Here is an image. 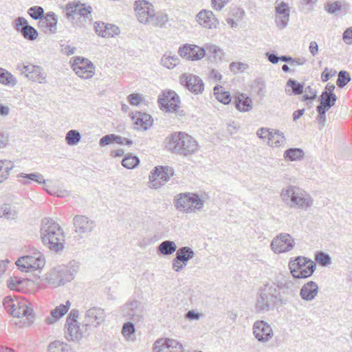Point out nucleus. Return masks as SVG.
<instances>
[{
  "label": "nucleus",
  "instance_id": "27",
  "mask_svg": "<svg viewBox=\"0 0 352 352\" xmlns=\"http://www.w3.org/2000/svg\"><path fill=\"white\" fill-rule=\"evenodd\" d=\"M17 178L21 179H19V181L23 185H29L32 181L39 184H43L45 183L43 176L38 173H32L29 174L21 173L17 175Z\"/></svg>",
  "mask_w": 352,
  "mask_h": 352
},
{
  "label": "nucleus",
  "instance_id": "15",
  "mask_svg": "<svg viewBox=\"0 0 352 352\" xmlns=\"http://www.w3.org/2000/svg\"><path fill=\"white\" fill-rule=\"evenodd\" d=\"M72 67L76 74L81 78H90L95 73V67L92 63L81 57L74 58Z\"/></svg>",
  "mask_w": 352,
  "mask_h": 352
},
{
  "label": "nucleus",
  "instance_id": "24",
  "mask_svg": "<svg viewBox=\"0 0 352 352\" xmlns=\"http://www.w3.org/2000/svg\"><path fill=\"white\" fill-rule=\"evenodd\" d=\"M57 22V15L53 12H49L39 21V25L43 28H47L50 33H55Z\"/></svg>",
  "mask_w": 352,
  "mask_h": 352
},
{
  "label": "nucleus",
  "instance_id": "63",
  "mask_svg": "<svg viewBox=\"0 0 352 352\" xmlns=\"http://www.w3.org/2000/svg\"><path fill=\"white\" fill-rule=\"evenodd\" d=\"M115 138L116 135L114 134L104 135L100 140V145L104 146L113 143L115 142Z\"/></svg>",
  "mask_w": 352,
  "mask_h": 352
},
{
  "label": "nucleus",
  "instance_id": "64",
  "mask_svg": "<svg viewBox=\"0 0 352 352\" xmlns=\"http://www.w3.org/2000/svg\"><path fill=\"white\" fill-rule=\"evenodd\" d=\"M342 39L346 44H352V28H349L344 32Z\"/></svg>",
  "mask_w": 352,
  "mask_h": 352
},
{
  "label": "nucleus",
  "instance_id": "31",
  "mask_svg": "<svg viewBox=\"0 0 352 352\" xmlns=\"http://www.w3.org/2000/svg\"><path fill=\"white\" fill-rule=\"evenodd\" d=\"M316 270V263L314 261L309 262V264L300 269L295 274H292V277L289 276L290 278H294L297 283L296 279L306 278L311 276Z\"/></svg>",
  "mask_w": 352,
  "mask_h": 352
},
{
  "label": "nucleus",
  "instance_id": "11",
  "mask_svg": "<svg viewBox=\"0 0 352 352\" xmlns=\"http://www.w3.org/2000/svg\"><path fill=\"white\" fill-rule=\"evenodd\" d=\"M293 237L287 233H280L272 241L270 247L275 254L289 252L294 247Z\"/></svg>",
  "mask_w": 352,
  "mask_h": 352
},
{
  "label": "nucleus",
  "instance_id": "9",
  "mask_svg": "<svg viewBox=\"0 0 352 352\" xmlns=\"http://www.w3.org/2000/svg\"><path fill=\"white\" fill-rule=\"evenodd\" d=\"M174 175V170L169 166H158L149 175L150 188L157 189L168 182Z\"/></svg>",
  "mask_w": 352,
  "mask_h": 352
},
{
  "label": "nucleus",
  "instance_id": "13",
  "mask_svg": "<svg viewBox=\"0 0 352 352\" xmlns=\"http://www.w3.org/2000/svg\"><path fill=\"white\" fill-rule=\"evenodd\" d=\"M134 10L138 21L146 24L151 22L155 16L153 6L147 1L139 0L135 2Z\"/></svg>",
  "mask_w": 352,
  "mask_h": 352
},
{
  "label": "nucleus",
  "instance_id": "42",
  "mask_svg": "<svg viewBox=\"0 0 352 352\" xmlns=\"http://www.w3.org/2000/svg\"><path fill=\"white\" fill-rule=\"evenodd\" d=\"M30 80L33 82H38L41 84H44L46 82V74L44 72L43 69L40 66H36L34 70L30 75Z\"/></svg>",
  "mask_w": 352,
  "mask_h": 352
},
{
  "label": "nucleus",
  "instance_id": "34",
  "mask_svg": "<svg viewBox=\"0 0 352 352\" xmlns=\"http://www.w3.org/2000/svg\"><path fill=\"white\" fill-rule=\"evenodd\" d=\"M161 65L168 69H172L179 63V59L177 55H171L170 53H166L161 58Z\"/></svg>",
  "mask_w": 352,
  "mask_h": 352
},
{
  "label": "nucleus",
  "instance_id": "8",
  "mask_svg": "<svg viewBox=\"0 0 352 352\" xmlns=\"http://www.w3.org/2000/svg\"><path fill=\"white\" fill-rule=\"evenodd\" d=\"M45 264V258L40 252H36L32 255L21 256L16 261L19 270L25 272L41 269Z\"/></svg>",
  "mask_w": 352,
  "mask_h": 352
},
{
  "label": "nucleus",
  "instance_id": "23",
  "mask_svg": "<svg viewBox=\"0 0 352 352\" xmlns=\"http://www.w3.org/2000/svg\"><path fill=\"white\" fill-rule=\"evenodd\" d=\"M135 129L146 130L152 125L151 116L145 113L137 112L135 116H131Z\"/></svg>",
  "mask_w": 352,
  "mask_h": 352
},
{
  "label": "nucleus",
  "instance_id": "50",
  "mask_svg": "<svg viewBox=\"0 0 352 352\" xmlns=\"http://www.w3.org/2000/svg\"><path fill=\"white\" fill-rule=\"evenodd\" d=\"M287 86L292 88V93L295 95H299L303 92V84L298 82L295 80L289 79L287 82Z\"/></svg>",
  "mask_w": 352,
  "mask_h": 352
},
{
  "label": "nucleus",
  "instance_id": "40",
  "mask_svg": "<svg viewBox=\"0 0 352 352\" xmlns=\"http://www.w3.org/2000/svg\"><path fill=\"white\" fill-rule=\"evenodd\" d=\"M48 351L49 352H74L67 344L58 340L50 343Z\"/></svg>",
  "mask_w": 352,
  "mask_h": 352
},
{
  "label": "nucleus",
  "instance_id": "12",
  "mask_svg": "<svg viewBox=\"0 0 352 352\" xmlns=\"http://www.w3.org/2000/svg\"><path fill=\"white\" fill-rule=\"evenodd\" d=\"M106 318V314L103 309L93 307L86 311L84 317V326L87 329L90 327L95 328L100 326Z\"/></svg>",
  "mask_w": 352,
  "mask_h": 352
},
{
  "label": "nucleus",
  "instance_id": "32",
  "mask_svg": "<svg viewBox=\"0 0 352 352\" xmlns=\"http://www.w3.org/2000/svg\"><path fill=\"white\" fill-rule=\"evenodd\" d=\"M195 256V252L191 248L185 246L179 248L176 252L175 258L179 261H182V263L184 266L187 265V263L189 260Z\"/></svg>",
  "mask_w": 352,
  "mask_h": 352
},
{
  "label": "nucleus",
  "instance_id": "22",
  "mask_svg": "<svg viewBox=\"0 0 352 352\" xmlns=\"http://www.w3.org/2000/svg\"><path fill=\"white\" fill-rule=\"evenodd\" d=\"M318 293V284L314 281H309L300 289V296L306 301H312Z\"/></svg>",
  "mask_w": 352,
  "mask_h": 352
},
{
  "label": "nucleus",
  "instance_id": "56",
  "mask_svg": "<svg viewBox=\"0 0 352 352\" xmlns=\"http://www.w3.org/2000/svg\"><path fill=\"white\" fill-rule=\"evenodd\" d=\"M289 19V14H276V25L283 29L287 27Z\"/></svg>",
  "mask_w": 352,
  "mask_h": 352
},
{
  "label": "nucleus",
  "instance_id": "37",
  "mask_svg": "<svg viewBox=\"0 0 352 352\" xmlns=\"http://www.w3.org/2000/svg\"><path fill=\"white\" fill-rule=\"evenodd\" d=\"M304 151L298 148H290L284 152L283 157L286 160L296 161L303 158Z\"/></svg>",
  "mask_w": 352,
  "mask_h": 352
},
{
  "label": "nucleus",
  "instance_id": "62",
  "mask_svg": "<svg viewBox=\"0 0 352 352\" xmlns=\"http://www.w3.org/2000/svg\"><path fill=\"white\" fill-rule=\"evenodd\" d=\"M271 133H272V129H270L261 128L257 130L256 135L259 138H261L262 140H265V139L269 140Z\"/></svg>",
  "mask_w": 352,
  "mask_h": 352
},
{
  "label": "nucleus",
  "instance_id": "60",
  "mask_svg": "<svg viewBox=\"0 0 352 352\" xmlns=\"http://www.w3.org/2000/svg\"><path fill=\"white\" fill-rule=\"evenodd\" d=\"M129 102L133 106H138L142 101V96L139 94H131L128 96Z\"/></svg>",
  "mask_w": 352,
  "mask_h": 352
},
{
  "label": "nucleus",
  "instance_id": "2",
  "mask_svg": "<svg viewBox=\"0 0 352 352\" xmlns=\"http://www.w3.org/2000/svg\"><path fill=\"white\" fill-rule=\"evenodd\" d=\"M164 144L169 152L182 157L192 155L199 150L197 141L183 131L172 133L166 138Z\"/></svg>",
  "mask_w": 352,
  "mask_h": 352
},
{
  "label": "nucleus",
  "instance_id": "55",
  "mask_svg": "<svg viewBox=\"0 0 352 352\" xmlns=\"http://www.w3.org/2000/svg\"><path fill=\"white\" fill-rule=\"evenodd\" d=\"M166 341V338L157 340L153 344V352H168Z\"/></svg>",
  "mask_w": 352,
  "mask_h": 352
},
{
  "label": "nucleus",
  "instance_id": "43",
  "mask_svg": "<svg viewBox=\"0 0 352 352\" xmlns=\"http://www.w3.org/2000/svg\"><path fill=\"white\" fill-rule=\"evenodd\" d=\"M205 50L206 52L207 51L209 54H210V56H212V58L214 60H221L223 57V50L214 44H206L205 45Z\"/></svg>",
  "mask_w": 352,
  "mask_h": 352
},
{
  "label": "nucleus",
  "instance_id": "47",
  "mask_svg": "<svg viewBox=\"0 0 352 352\" xmlns=\"http://www.w3.org/2000/svg\"><path fill=\"white\" fill-rule=\"evenodd\" d=\"M139 163V158L131 155L126 156L122 161V166L128 169H133L135 168Z\"/></svg>",
  "mask_w": 352,
  "mask_h": 352
},
{
  "label": "nucleus",
  "instance_id": "14",
  "mask_svg": "<svg viewBox=\"0 0 352 352\" xmlns=\"http://www.w3.org/2000/svg\"><path fill=\"white\" fill-rule=\"evenodd\" d=\"M254 338L261 343L268 342L274 336L272 327L264 320H256L252 326Z\"/></svg>",
  "mask_w": 352,
  "mask_h": 352
},
{
  "label": "nucleus",
  "instance_id": "44",
  "mask_svg": "<svg viewBox=\"0 0 352 352\" xmlns=\"http://www.w3.org/2000/svg\"><path fill=\"white\" fill-rule=\"evenodd\" d=\"M179 102V96L174 91H167L164 92L163 97L158 99V102L160 104H168V102Z\"/></svg>",
  "mask_w": 352,
  "mask_h": 352
},
{
  "label": "nucleus",
  "instance_id": "16",
  "mask_svg": "<svg viewBox=\"0 0 352 352\" xmlns=\"http://www.w3.org/2000/svg\"><path fill=\"white\" fill-rule=\"evenodd\" d=\"M181 84L195 94L202 93L204 84L202 80L197 76L185 73L180 77Z\"/></svg>",
  "mask_w": 352,
  "mask_h": 352
},
{
  "label": "nucleus",
  "instance_id": "1",
  "mask_svg": "<svg viewBox=\"0 0 352 352\" xmlns=\"http://www.w3.org/2000/svg\"><path fill=\"white\" fill-rule=\"evenodd\" d=\"M298 288V283L289 276H277L274 282L265 284L258 290L256 311L266 313L276 305H287L296 296Z\"/></svg>",
  "mask_w": 352,
  "mask_h": 352
},
{
  "label": "nucleus",
  "instance_id": "29",
  "mask_svg": "<svg viewBox=\"0 0 352 352\" xmlns=\"http://www.w3.org/2000/svg\"><path fill=\"white\" fill-rule=\"evenodd\" d=\"M14 162L8 160H0V184L6 182L14 169Z\"/></svg>",
  "mask_w": 352,
  "mask_h": 352
},
{
  "label": "nucleus",
  "instance_id": "35",
  "mask_svg": "<svg viewBox=\"0 0 352 352\" xmlns=\"http://www.w3.org/2000/svg\"><path fill=\"white\" fill-rule=\"evenodd\" d=\"M0 83L6 86L14 87L16 85L17 80L10 72L0 67Z\"/></svg>",
  "mask_w": 352,
  "mask_h": 352
},
{
  "label": "nucleus",
  "instance_id": "28",
  "mask_svg": "<svg viewBox=\"0 0 352 352\" xmlns=\"http://www.w3.org/2000/svg\"><path fill=\"white\" fill-rule=\"evenodd\" d=\"M337 100V96L334 93H327L322 91L320 98V105L317 107L329 110L335 105Z\"/></svg>",
  "mask_w": 352,
  "mask_h": 352
},
{
  "label": "nucleus",
  "instance_id": "36",
  "mask_svg": "<svg viewBox=\"0 0 352 352\" xmlns=\"http://www.w3.org/2000/svg\"><path fill=\"white\" fill-rule=\"evenodd\" d=\"M80 3L79 1H72L68 3L65 6V12H66V17L67 19H74L76 17L78 16L80 14Z\"/></svg>",
  "mask_w": 352,
  "mask_h": 352
},
{
  "label": "nucleus",
  "instance_id": "39",
  "mask_svg": "<svg viewBox=\"0 0 352 352\" xmlns=\"http://www.w3.org/2000/svg\"><path fill=\"white\" fill-rule=\"evenodd\" d=\"M8 287L12 290L21 291L26 285V280L17 276L10 277L7 281Z\"/></svg>",
  "mask_w": 352,
  "mask_h": 352
},
{
  "label": "nucleus",
  "instance_id": "53",
  "mask_svg": "<svg viewBox=\"0 0 352 352\" xmlns=\"http://www.w3.org/2000/svg\"><path fill=\"white\" fill-rule=\"evenodd\" d=\"M351 80V77L348 72L346 71H340L338 73V77L337 79V85L342 88L344 87L349 81Z\"/></svg>",
  "mask_w": 352,
  "mask_h": 352
},
{
  "label": "nucleus",
  "instance_id": "19",
  "mask_svg": "<svg viewBox=\"0 0 352 352\" xmlns=\"http://www.w3.org/2000/svg\"><path fill=\"white\" fill-rule=\"evenodd\" d=\"M75 231L79 234L91 233L96 227L95 221L83 215H76L74 217Z\"/></svg>",
  "mask_w": 352,
  "mask_h": 352
},
{
  "label": "nucleus",
  "instance_id": "52",
  "mask_svg": "<svg viewBox=\"0 0 352 352\" xmlns=\"http://www.w3.org/2000/svg\"><path fill=\"white\" fill-rule=\"evenodd\" d=\"M36 66V65H34L32 64L25 65L24 63H21L17 65V69L30 80V75L32 74Z\"/></svg>",
  "mask_w": 352,
  "mask_h": 352
},
{
  "label": "nucleus",
  "instance_id": "10",
  "mask_svg": "<svg viewBox=\"0 0 352 352\" xmlns=\"http://www.w3.org/2000/svg\"><path fill=\"white\" fill-rule=\"evenodd\" d=\"M122 316L133 322H140L143 318L144 309L141 302L136 300H130L121 307Z\"/></svg>",
  "mask_w": 352,
  "mask_h": 352
},
{
  "label": "nucleus",
  "instance_id": "41",
  "mask_svg": "<svg viewBox=\"0 0 352 352\" xmlns=\"http://www.w3.org/2000/svg\"><path fill=\"white\" fill-rule=\"evenodd\" d=\"M214 94L216 98L224 104H228L231 101L230 94L228 91H224L221 86H216L214 88Z\"/></svg>",
  "mask_w": 352,
  "mask_h": 352
},
{
  "label": "nucleus",
  "instance_id": "26",
  "mask_svg": "<svg viewBox=\"0 0 352 352\" xmlns=\"http://www.w3.org/2000/svg\"><path fill=\"white\" fill-rule=\"evenodd\" d=\"M234 104L241 112H248L252 109V99L245 94H239L234 99Z\"/></svg>",
  "mask_w": 352,
  "mask_h": 352
},
{
  "label": "nucleus",
  "instance_id": "61",
  "mask_svg": "<svg viewBox=\"0 0 352 352\" xmlns=\"http://www.w3.org/2000/svg\"><path fill=\"white\" fill-rule=\"evenodd\" d=\"M168 21V16L166 14L157 15L153 17V19H151V22H153L154 25L162 26Z\"/></svg>",
  "mask_w": 352,
  "mask_h": 352
},
{
  "label": "nucleus",
  "instance_id": "58",
  "mask_svg": "<svg viewBox=\"0 0 352 352\" xmlns=\"http://www.w3.org/2000/svg\"><path fill=\"white\" fill-rule=\"evenodd\" d=\"M122 332L124 336L130 337L135 333L134 324L131 322H127L126 323L124 324Z\"/></svg>",
  "mask_w": 352,
  "mask_h": 352
},
{
  "label": "nucleus",
  "instance_id": "46",
  "mask_svg": "<svg viewBox=\"0 0 352 352\" xmlns=\"http://www.w3.org/2000/svg\"><path fill=\"white\" fill-rule=\"evenodd\" d=\"M81 138L80 133L76 130L69 131L65 136V141L67 144L74 146L78 144Z\"/></svg>",
  "mask_w": 352,
  "mask_h": 352
},
{
  "label": "nucleus",
  "instance_id": "48",
  "mask_svg": "<svg viewBox=\"0 0 352 352\" xmlns=\"http://www.w3.org/2000/svg\"><path fill=\"white\" fill-rule=\"evenodd\" d=\"M166 339V348L168 352H183L184 348L181 343L174 339Z\"/></svg>",
  "mask_w": 352,
  "mask_h": 352
},
{
  "label": "nucleus",
  "instance_id": "54",
  "mask_svg": "<svg viewBox=\"0 0 352 352\" xmlns=\"http://www.w3.org/2000/svg\"><path fill=\"white\" fill-rule=\"evenodd\" d=\"M316 261L322 266H326L331 263L330 256L323 252H319L316 254Z\"/></svg>",
  "mask_w": 352,
  "mask_h": 352
},
{
  "label": "nucleus",
  "instance_id": "7",
  "mask_svg": "<svg viewBox=\"0 0 352 352\" xmlns=\"http://www.w3.org/2000/svg\"><path fill=\"white\" fill-rule=\"evenodd\" d=\"M175 207L179 211L188 213L196 209H202L204 201L197 194L181 193L177 196Z\"/></svg>",
  "mask_w": 352,
  "mask_h": 352
},
{
  "label": "nucleus",
  "instance_id": "20",
  "mask_svg": "<svg viewBox=\"0 0 352 352\" xmlns=\"http://www.w3.org/2000/svg\"><path fill=\"white\" fill-rule=\"evenodd\" d=\"M196 21L203 28L208 29L217 28L219 21L212 11L202 10L196 16Z\"/></svg>",
  "mask_w": 352,
  "mask_h": 352
},
{
  "label": "nucleus",
  "instance_id": "4",
  "mask_svg": "<svg viewBox=\"0 0 352 352\" xmlns=\"http://www.w3.org/2000/svg\"><path fill=\"white\" fill-rule=\"evenodd\" d=\"M41 234L43 243L50 250L58 252L64 248L63 231L53 219L45 218L42 221Z\"/></svg>",
  "mask_w": 352,
  "mask_h": 352
},
{
  "label": "nucleus",
  "instance_id": "59",
  "mask_svg": "<svg viewBox=\"0 0 352 352\" xmlns=\"http://www.w3.org/2000/svg\"><path fill=\"white\" fill-rule=\"evenodd\" d=\"M318 112L317 120L321 127L324 126L326 123V112L328 111L322 108L316 107Z\"/></svg>",
  "mask_w": 352,
  "mask_h": 352
},
{
  "label": "nucleus",
  "instance_id": "3",
  "mask_svg": "<svg viewBox=\"0 0 352 352\" xmlns=\"http://www.w3.org/2000/svg\"><path fill=\"white\" fill-rule=\"evenodd\" d=\"M280 198L283 204L288 208L294 210H307L314 205L311 195L294 185H288L281 189Z\"/></svg>",
  "mask_w": 352,
  "mask_h": 352
},
{
  "label": "nucleus",
  "instance_id": "18",
  "mask_svg": "<svg viewBox=\"0 0 352 352\" xmlns=\"http://www.w3.org/2000/svg\"><path fill=\"white\" fill-rule=\"evenodd\" d=\"M178 53L187 60H198L205 56L206 50L196 45L185 44L179 48Z\"/></svg>",
  "mask_w": 352,
  "mask_h": 352
},
{
  "label": "nucleus",
  "instance_id": "6",
  "mask_svg": "<svg viewBox=\"0 0 352 352\" xmlns=\"http://www.w3.org/2000/svg\"><path fill=\"white\" fill-rule=\"evenodd\" d=\"M74 272L68 267L58 265L45 274L44 280L52 287H57L74 279Z\"/></svg>",
  "mask_w": 352,
  "mask_h": 352
},
{
  "label": "nucleus",
  "instance_id": "17",
  "mask_svg": "<svg viewBox=\"0 0 352 352\" xmlns=\"http://www.w3.org/2000/svg\"><path fill=\"white\" fill-rule=\"evenodd\" d=\"M14 29L21 34L24 38L29 41H34L37 38L38 33L37 30L28 24L27 19L19 16L14 19Z\"/></svg>",
  "mask_w": 352,
  "mask_h": 352
},
{
  "label": "nucleus",
  "instance_id": "33",
  "mask_svg": "<svg viewBox=\"0 0 352 352\" xmlns=\"http://www.w3.org/2000/svg\"><path fill=\"white\" fill-rule=\"evenodd\" d=\"M311 261H312L304 256H298L294 260H290L289 262V268L291 274H295V273H297L298 271L309 264Z\"/></svg>",
  "mask_w": 352,
  "mask_h": 352
},
{
  "label": "nucleus",
  "instance_id": "49",
  "mask_svg": "<svg viewBox=\"0 0 352 352\" xmlns=\"http://www.w3.org/2000/svg\"><path fill=\"white\" fill-rule=\"evenodd\" d=\"M179 103V102L171 101L170 102H168V104H161V106L166 109L167 111L175 112L179 116H182L184 115V113L183 110L180 109Z\"/></svg>",
  "mask_w": 352,
  "mask_h": 352
},
{
  "label": "nucleus",
  "instance_id": "5",
  "mask_svg": "<svg viewBox=\"0 0 352 352\" xmlns=\"http://www.w3.org/2000/svg\"><path fill=\"white\" fill-rule=\"evenodd\" d=\"M3 305L7 311L12 316L17 318L25 317L28 324L33 322L32 308L30 306V303L27 300L6 296L3 299Z\"/></svg>",
  "mask_w": 352,
  "mask_h": 352
},
{
  "label": "nucleus",
  "instance_id": "38",
  "mask_svg": "<svg viewBox=\"0 0 352 352\" xmlns=\"http://www.w3.org/2000/svg\"><path fill=\"white\" fill-rule=\"evenodd\" d=\"M177 250V245L173 241L166 240L158 246V251L163 255H170Z\"/></svg>",
  "mask_w": 352,
  "mask_h": 352
},
{
  "label": "nucleus",
  "instance_id": "45",
  "mask_svg": "<svg viewBox=\"0 0 352 352\" xmlns=\"http://www.w3.org/2000/svg\"><path fill=\"white\" fill-rule=\"evenodd\" d=\"M16 217V211L8 204L0 207V217L7 219H14Z\"/></svg>",
  "mask_w": 352,
  "mask_h": 352
},
{
  "label": "nucleus",
  "instance_id": "57",
  "mask_svg": "<svg viewBox=\"0 0 352 352\" xmlns=\"http://www.w3.org/2000/svg\"><path fill=\"white\" fill-rule=\"evenodd\" d=\"M120 33V30L118 27L112 24H107V28L104 32L103 37L109 38L113 37L115 35H117Z\"/></svg>",
  "mask_w": 352,
  "mask_h": 352
},
{
  "label": "nucleus",
  "instance_id": "25",
  "mask_svg": "<svg viewBox=\"0 0 352 352\" xmlns=\"http://www.w3.org/2000/svg\"><path fill=\"white\" fill-rule=\"evenodd\" d=\"M65 338L67 340L79 341L83 336L78 322L66 323Z\"/></svg>",
  "mask_w": 352,
  "mask_h": 352
},
{
  "label": "nucleus",
  "instance_id": "51",
  "mask_svg": "<svg viewBox=\"0 0 352 352\" xmlns=\"http://www.w3.org/2000/svg\"><path fill=\"white\" fill-rule=\"evenodd\" d=\"M28 13L34 20H41L44 15V9L41 6H33L28 9Z\"/></svg>",
  "mask_w": 352,
  "mask_h": 352
},
{
  "label": "nucleus",
  "instance_id": "30",
  "mask_svg": "<svg viewBox=\"0 0 352 352\" xmlns=\"http://www.w3.org/2000/svg\"><path fill=\"white\" fill-rule=\"evenodd\" d=\"M286 142L283 133L276 129H272V133L268 140V145L272 147H280Z\"/></svg>",
  "mask_w": 352,
  "mask_h": 352
},
{
  "label": "nucleus",
  "instance_id": "21",
  "mask_svg": "<svg viewBox=\"0 0 352 352\" xmlns=\"http://www.w3.org/2000/svg\"><path fill=\"white\" fill-rule=\"evenodd\" d=\"M71 302L67 300L65 304H60L50 311V315L45 318V322L53 324L60 319L69 309Z\"/></svg>",
  "mask_w": 352,
  "mask_h": 352
}]
</instances>
